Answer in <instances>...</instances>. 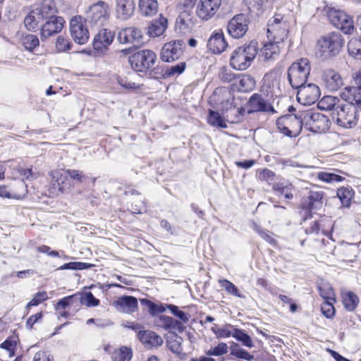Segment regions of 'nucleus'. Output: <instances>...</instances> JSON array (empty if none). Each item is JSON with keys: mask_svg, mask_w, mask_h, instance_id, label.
Returning a JSON list of instances; mask_svg holds the SVG:
<instances>
[{"mask_svg": "<svg viewBox=\"0 0 361 361\" xmlns=\"http://www.w3.org/2000/svg\"><path fill=\"white\" fill-rule=\"evenodd\" d=\"M181 337L175 336L174 338H171L167 342L169 348L177 355H180L182 354L183 349L181 347Z\"/></svg>", "mask_w": 361, "mask_h": 361, "instance_id": "obj_54", "label": "nucleus"}, {"mask_svg": "<svg viewBox=\"0 0 361 361\" xmlns=\"http://www.w3.org/2000/svg\"><path fill=\"white\" fill-rule=\"evenodd\" d=\"M319 96L320 90L319 87L310 83L298 89L297 99L302 105H311L318 100Z\"/></svg>", "mask_w": 361, "mask_h": 361, "instance_id": "obj_14", "label": "nucleus"}, {"mask_svg": "<svg viewBox=\"0 0 361 361\" xmlns=\"http://www.w3.org/2000/svg\"><path fill=\"white\" fill-rule=\"evenodd\" d=\"M319 222H322L320 225V231L324 235H328L332 227V223L328 218H321Z\"/></svg>", "mask_w": 361, "mask_h": 361, "instance_id": "obj_63", "label": "nucleus"}, {"mask_svg": "<svg viewBox=\"0 0 361 361\" xmlns=\"http://www.w3.org/2000/svg\"><path fill=\"white\" fill-rule=\"evenodd\" d=\"M45 23L41 26V39L45 40L47 38L59 33L65 23L63 18L61 16L51 17V18L44 20Z\"/></svg>", "mask_w": 361, "mask_h": 361, "instance_id": "obj_16", "label": "nucleus"}, {"mask_svg": "<svg viewBox=\"0 0 361 361\" xmlns=\"http://www.w3.org/2000/svg\"><path fill=\"white\" fill-rule=\"evenodd\" d=\"M337 196L339 198L341 204L343 207H348L350 205L351 200L353 197V192L349 188L342 187L338 189Z\"/></svg>", "mask_w": 361, "mask_h": 361, "instance_id": "obj_44", "label": "nucleus"}, {"mask_svg": "<svg viewBox=\"0 0 361 361\" xmlns=\"http://www.w3.org/2000/svg\"><path fill=\"white\" fill-rule=\"evenodd\" d=\"M221 286L225 289L227 293L236 297L243 298L244 296L240 293L238 288L230 281L227 279H221L219 281Z\"/></svg>", "mask_w": 361, "mask_h": 361, "instance_id": "obj_48", "label": "nucleus"}, {"mask_svg": "<svg viewBox=\"0 0 361 361\" xmlns=\"http://www.w3.org/2000/svg\"><path fill=\"white\" fill-rule=\"evenodd\" d=\"M233 337L240 341L246 347L252 348L253 346L250 336L240 329H233Z\"/></svg>", "mask_w": 361, "mask_h": 361, "instance_id": "obj_49", "label": "nucleus"}, {"mask_svg": "<svg viewBox=\"0 0 361 361\" xmlns=\"http://www.w3.org/2000/svg\"><path fill=\"white\" fill-rule=\"evenodd\" d=\"M66 174L68 176V177L75 180L76 183H84L87 179V176H85L82 171L74 169H67L66 170Z\"/></svg>", "mask_w": 361, "mask_h": 361, "instance_id": "obj_59", "label": "nucleus"}, {"mask_svg": "<svg viewBox=\"0 0 361 361\" xmlns=\"http://www.w3.org/2000/svg\"><path fill=\"white\" fill-rule=\"evenodd\" d=\"M341 97L348 104L361 106V87H346L341 93Z\"/></svg>", "mask_w": 361, "mask_h": 361, "instance_id": "obj_29", "label": "nucleus"}, {"mask_svg": "<svg viewBox=\"0 0 361 361\" xmlns=\"http://www.w3.org/2000/svg\"><path fill=\"white\" fill-rule=\"evenodd\" d=\"M279 53L280 44L269 41L261 49L258 54V60L262 62H269L275 60L279 56Z\"/></svg>", "mask_w": 361, "mask_h": 361, "instance_id": "obj_25", "label": "nucleus"}, {"mask_svg": "<svg viewBox=\"0 0 361 361\" xmlns=\"http://www.w3.org/2000/svg\"><path fill=\"white\" fill-rule=\"evenodd\" d=\"M319 290L320 295L324 300H335V294L331 288V286L329 283H322L319 286Z\"/></svg>", "mask_w": 361, "mask_h": 361, "instance_id": "obj_55", "label": "nucleus"}, {"mask_svg": "<svg viewBox=\"0 0 361 361\" xmlns=\"http://www.w3.org/2000/svg\"><path fill=\"white\" fill-rule=\"evenodd\" d=\"M339 102V99L334 96H324L318 102L317 106L321 110L334 111Z\"/></svg>", "mask_w": 361, "mask_h": 361, "instance_id": "obj_40", "label": "nucleus"}, {"mask_svg": "<svg viewBox=\"0 0 361 361\" xmlns=\"http://www.w3.org/2000/svg\"><path fill=\"white\" fill-rule=\"evenodd\" d=\"M258 111L274 113L275 111L273 106L267 103L261 94H254L250 97L247 102V114Z\"/></svg>", "mask_w": 361, "mask_h": 361, "instance_id": "obj_22", "label": "nucleus"}, {"mask_svg": "<svg viewBox=\"0 0 361 361\" xmlns=\"http://www.w3.org/2000/svg\"><path fill=\"white\" fill-rule=\"evenodd\" d=\"M308 206L310 209H317L322 207L324 192L322 191H310L308 195Z\"/></svg>", "mask_w": 361, "mask_h": 361, "instance_id": "obj_41", "label": "nucleus"}, {"mask_svg": "<svg viewBox=\"0 0 361 361\" xmlns=\"http://www.w3.org/2000/svg\"><path fill=\"white\" fill-rule=\"evenodd\" d=\"M228 353V345L225 343H220L214 348L206 352L207 356H221Z\"/></svg>", "mask_w": 361, "mask_h": 361, "instance_id": "obj_56", "label": "nucleus"}, {"mask_svg": "<svg viewBox=\"0 0 361 361\" xmlns=\"http://www.w3.org/2000/svg\"><path fill=\"white\" fill-rule=\"evenodd\" d=\"M160 321L162 326L165 329H173L180 332L183 331L184 329L183 324L173 317L165 315L161 316Z\"/></svg>", "mask_w": 361, "mask_h": 361, "instance_id": "obj_39", "label": "nucleus"}, {"mask_svg": "<svg viewBox=\"0 0 361 361\" xmlns=\"http://www.w3.org/2000/svg\"><path fill=\"white\" fill-rule=\"evenodd\" d=\"M132 356L133 353L131 349L123 346L113 352L111 358L113 361H130Z\"/></svg>", "mask_w": 361, "mask_h": 361, "instance_id": "obj_42", "label": "nucleus"}, {"mask_svg": "<svg viewBox=\"0 0 361 361\" xmlns=\"http://www.w3.org/2000/svg\"><path fill=\"white\" fill-rule=\"evenodd\" d=\"M272 188L280 197H284L287 200H291L293 197V191L295 190V187L288 180L274 183Z\"/></svg>", "mask_w": 361, "mask_h": 361, "instance_id": "obj_32", "label": "nucleus"}, {"mask_svg": "<svg viewBox=\"0 0 361 361\" xmlns=\"http://www.w3.org/2000/svg\"><path fill=\"white\" fill-rule=\"evenodd\" d=\"M326 14L330 23L334 27L342 30L345 34H350L353 31V20L345 12L334 8H329Z\"/></svg>", "mask_w": 361, "mask_h": 361, "instance_id": "obj_9", "label": "nucleus"}, {"mask_svg": "<svg viewBox=\"0 0 361 361\" xmlns=\"http://www.w3.org/2000/svg\"><path fill=\"white\" fill-rule=\"evenodd\" d=\"M221 4V0H200L196 14L200 19L207 20L215 15Z\"/></svg>", "mask_w": 361, "mask_h": 361, "instance_id": "obj_17", "label": "nucleus"}, {"mask_svg": "<svg viewBox=\"0 0 361 361\" xmlns=\"http://www.w3.org/2000/svg\"><path fill=\"white\" fill-rule=\"evenodd\" d=\"M87 22L81 16H76L70 21V32L75 42L79 44H85L90 37V33L86 26Z\"/></svg>", "mask_w": 361, "mask_h": 361, "instance_id": "obj_10", "label": "nucleus"}, {"mask_svg": "<svg viewBox=\"0 0 361 361\" xmlns=\"http://www.w3.org/2000/svg\"><path fill=\"white\" fill-rule=\"evenodd\" d=\"M139 11L142 16L151 17L158 11L157 0H139Z\"/></svg>", "mask_w": 361, "mask_h": 361, "instance_id": "obj_33", "label": "nucleus"}, {"mask_svg": "<svg viewBox=\"0 0 361 361\" xmlns=\"http://www.w3.org/2000/svg\"><path fill=\"white\" fill-rule=\"evenodd\" d=\"M257 45L255 40H252L249 44L239 47L238 49L243 53L245 56H249V60L252 61L257 54Z\"/></svg>", "mask_w": 361, "mask_h": 361, "instance_id": "obj_43", "label": "nucleus"}, {"mask_svg": "<svg viewBox=\"0 0 361 361\" xmlns=\"http://www.w3.org/2000/svg\"><path fill=\"white\" fill-rule=\"evenodd\" d=\"M197 0H183V10L180 12L176 20L175 27L181 33L187 32L194 24L192 8Z\"/></svg>", "mask_w": 361, "mask_h": 361, "instance_id": "obj_8", "label": "nucleus"}, {"mask_svg": "<svg viewBox=\"0 0 361 361\" xmlns=\"http://www.w3.org/2000/svg\"><path fill=\"white\" fill-rule=\"evenodd\" d=\"M336 301L331 300H325V301L322 304L321 310L323 314L326 318H331L335 314V309L333 305V303Z\"/></svg>", "mask_w": 361, "mask_h": 361, "instance_id": "obj_57", "label": "nucleus"}, {"mask_svg": "<svg viewBox=\"0 0 361 361\" xmlns=\"http://www.w3.org/2000/svg\"><path fill=\"white\" fill-rule=\"evenodd\" d=\"M44 20L39 13L34 8L25 18L24 25L27 30L35 31L41 25V23Z\"/></svg>", "mask_w": 361, "mask_h": 361, "instance_id": "obj_34", "label": "nucleus"}, {"mask_svg": "<svg viewBox=\"0 0 361 361\" xmlns=\"http://www.w3.org/2000/svg\"><path fill=\"white\" fill-rule=\"evenodd\" d=\"M144 35L137 27H128L122 29L118 34V40L122 44H132L133 47H140L143 44Z\"/></svg>", "mask_w": 361, "mask_h": 361, "instance_id": "obj_13", "label": "nucleus"}, {"mask_svg": "<svg viewBox=\"0 0 361 361\" xmlns=\"http://www.w3.org/2000/svg\"><path fill=\"white\" fill-rule=\"evenodd\" d=\"M348 51L350 56L356 59H361V40L352 39L348 44Z\"/></svg>", "mask_w": 361, "mask_h": 361, "instance_id": "obj_45", "label": "nucleus"}, {"mask_svg": "<svg viewBox=\"0 0 361 361\" xmlns=\"http://www.w3.org/2000/svg\"><path fill=\"white\" fill-rule=\"evenodd\" d=\"M360 302L358 296L351 291H347L343 295V303L345 308L350 312L354 311Z\"/></svg>", "mask_w": 361, "mask_h": 361, "instance_id": "obj_38", "label": "nucleus"}, {"mask_svg": "<svg viewBox=\"0 0 361 361\" xmlns=\"http://www.w3.org/2000/svg\"><path fill=\"white\" fill-rule=\"evenodd\" d=\"M167 27V19L161 17L159 20H154L148 27L147 34L151 37H156L161 35Z\"/></svg>", "mask_w": 361, "mask_h": 361, "instance_id": "obj_35", "label": "nucleus"}, {"mask_svg": "<svg viewBox=\"0 0 361 361\" xmlns=\"http://www.w3.org/2000/svg\"><path fill=\"white\" fill-rule=\"evenodd\" d=\"M49 175L52 177L51 183L54 190L53 192H55L56 189L61 193L70 191L71 185L68 180V176L66 174V171L64 173L60 171H51Z\"/></svg>", "mask_w": 361, "mask_h": 361, "instance_id": "obj_19", "label": "nucleus"}, {"mask_svg": "<svg viewBox=\"0 0 361 361\" xmlns=\"http://www.w3.org/2000/svg\"><path fill=\"white\" fill-rule=\"evenodd\" d=\"M33 361H53V357L49 352L40 350L35 354Z\"/></svg>", "mask_w": 361, "mask_h": 361, "instance_id": "obj_64", "label": "nucleus"}, {"mask_svg": "<svg viewBox=\"0 0 361 361\" xmlns=\"http://www.w3.org/2000/svg\"><path fill=\"white\" fill-rule=\"evenodd\" d=\"M71 44L68 39L59 36L56 41V49L58 51L62 52L70 50Z\"/></svg>", "mask_w": 361, "mask_h": 361, "instance_id": "obj_60", "label": "nucleus"}, {"mask_svg": "<svg viewBox=\"0 0 361 361\" xmlns=\"http://www.w3.org/2000/svg\"><path fill=\"white\" fill-rule=\"evenodd\" d=\"M137 337L145 348H152L161 346L163 344V338L155 332L149 330H140Z\"/></svg>", "mask_w": 361, "mask_h": 361, "instance_id": "obj_21", "label": "nucleus"}, {"mask_svg": "<svg viewBox=\"0 0 361 361\" xmlns=\"http://www.w3.org/2000/svg\"><path fill=\"white\" fill-rule=\"evenodd\" d=\"M207 121L209 125L214 127L221 128H226L227 127L226 122L220 116V114L218 112L212 110H209V111Z\"/></svg>", "mask_w": 361, "mask_h": 361, "instance_id": "obj_46", "label": "nucleus"}, {"mask_svg": "<svg viewBox=\"0 0 361 361\" xmlns=\"http://www.w3.org/2000/svg\"><path fill=\"white\" fill-rule=\"evenodd\" d=\"M317 43L319 57L326 59L339 54L345 39L340 32H332L321 37Z\"/></svg>", "mask_w": 361, "mask_h": 361, "instance_id": "obj_1", "label": "nucleus"}, {"mask_svg": "<svg viewBox=\"0 0 361 361\" xmlns=\"http://www.w3.org/2000/svg\"><path fill=\"white\" fill-rule=\"evenodd\" d=\"M233 85L238 86L239 91L250 92L255 87V81L250 75H238Z\"/></svg>", "mask_w": 361, "mask_h": 361, "instance_id": "obj_37", "label": "nucleus"}, {"mask_svg": "<svg viewBox=\"0 0 361 361\" xmlns=\"http://www.w3.org/2000/svg\"><path fill=\"white\" fill-rule=\"evenodd\" d=\"M252 61L249 60V56H245L243 53L237 48L233 52L230 59V64L231 68H240V66H246L247 68L251 66Z\"/></svg>", "mask_w": 361, "mask_h": 361, "instance_id": "obj_36", "label": "nucleus"}, {"mask_svg": "<svg viewBox=\"0 0 361 361\" xmlns=\"http://www.w3.org/2000/svg\"><path fill=\"white\" fill-rule=\"evenodd\" d=\"M331 118L339 126L352 128L357 123L359 111L352 104L338 105L332 111Z\"/></svg>", "mask_w": 361, "mask_h": 361, "instance_id": "obj_3", "label": "nucleus"}, {"mask_svg": "<svg viewBox=\"0 0 361 361\" xmlns=\"http://www.w3.org/2000/svg\"><path fill=\"white\" fill-rule=\"evenodd\" d=\"M257 177L261 181H265L269 185H274L276 173L269 169H264L257 172Z\"/></svg>", "mask_w": 361, "mask_h": 361, "instance_id": "obj_53", "label": "nucleus"}, {"mask_svg": "<svg viewBox=\"0 0 361 361\" xmlns=\"http://www.w3.org/2000/svg\"><path fill=\"white\" fill-rule=\"evenodd\" d=\"M288 23L281 14H276L267 25V37L278 44H281L288 35Z\"/></svg>", "mask_w": 361, "mask_h": 361, "instance_id": "obj_6", "label": "nucleus"}, {"mask_svg": "<svg viewBox=\"0 0 361 361\" xmlns=\"http://www.w3.org/2000/svg\"><path fill=\"white\" fill-rule=\"evenodd\" d=\"M310 69H288V78L292 87L300 89L305 85Z\"/></svg>", "mask_w": 361, "mask_h": 361, "instance_id": "obj_26", "label": "nucleus"}, {"mask_svg": "<svg viewBox=\"0 0 361 361\" xmlns=\"http://www.w3.org/2000/svg\"><path fill=\"white\" fill-rule=\"evenodd\" d=\"M168 308L171 310L173 315L178 317L183 322H188L189 317L188 314L180 310L177 306L173 305H169Z\"/></svg>", "mask_w": 361, "mask_h": 361, "instance_id": "obj_62", "label": "nucleus"}, {"mask_svg": "<svg viewBox=\"0 0 361 361\" xmlns=\"http://www.w3.org/2000/svg\"><path fill=\"white\" fill-rule=\"evenodd\" d=\"M249 20L244 14L233 16L227 24L228 35L234 39L243 37L248 30Z\"/></svg>", "mask_w": 361, "mask_h": 361, "instance_id": "obj_11", "label": "nucleus"}, {"mask_svg": "<svg viewBox=\"0 0 361 361\" xmlns=\"http://www.w3.org/2000/svg\"><path fill=\"white\" fill-rule=\"evenodd\" d=\"M207 46L209 50L214 54H220L224 51L227 47V42L223 32H219L212 34L208 39Z\"/></svg>", "mask_w": 361, "mask_h": 361, "instance_id": "obj_28", "label": "nucleus"}, {"mask_svg": "<svg viewBox=\"0 0 361 361\" xmlns=\"http://www.w3.org/2000/svg\"><path fill=\"white\" fill-rule=\"evenodd\" d=\"M304 127L313 133H322L329 128V121L326 116L310 111H302Z\"/></svg>", "mask_w": 361, "mask_h": 361, "instance_id": "obj_7", "label": "nucleus"}, {"mask_svg": "<svg viewBox=\"0 0 361 361\" xmlns=\"http://www.w3.org/2000/svg\"><path fill=\"white\" fill-rule=\"evenodd\" d=\"M322 78L329 91H336L343 85L342 77L335 69H325Z\"/></svg>", "mask_w": 361, "mask_h": 361, "instance_id": "obj_20", "label": "nucleus"}, {"mask_svg": "<svg viewBox=\"0 0 361 361\" xmlns=\"http://www.w3.org/2000/svg\"><path fill=\"white\" fill-rule=\"evenodd\" d=\"M42 16L44 20L51 18V17H56V13L57 8L56 7L54 0H42L35 8Z\"/></svg>", "mask_w": 361, "mask_h": 361, "instance_id": "obj_31", "label": "nucleus"}, {"mask_svg": "<svg viewBox=\"0 0 361 361\" xmlns=\"http://www.w3.org/2000/svg\"><path fill=\"white\" fill-rule=\"evenodd\" d=\"M157 60L155 53L149 49H143L129 56L128 61L132 68H150Z\"/></svg>", "mask_w": 361, "mask_h": 361, "instance_id": "obj_12", "label": "nucleus"}, {"mask_svg": "<svg viewBox=\"0 0 361 361\" xmlns=\"http://www.w3.org/2000/svg\"><path fill=\"white\" fill-rule=\"evenodd\" d=\"M18 343V338L16 336H9L0 344V348L8 351L9 357H13L16 354V350Z\"/></svg>", "mask_w": 361, "mask_h": 361, "instance_id": "obj_47", "label": "nucleus"}, {"mask_svg": "<svg viewBox=\"0 0 361 361\" xmlns=\"http://www.w3.org/2000/svg\"><path fill=\"white\" fill-rule=\"evenodd\" d=\"M279 130L286 135L295 137L298 136L304 126L302 111L297 115H286L276 121Z\"/></svg>", "mask_w": 361, "mask_h": 361, "instance_id": "obj_5", "label": "nucleus"}, {"mask_svg": "<svg viewBox=\"0 0 361 361\" xmlns=\"http://www.w3.org/2000/svg\"><path fill=\"white\" fill-rule=\"evenodd\" d=\"M185 69H137L136 73L140 76L145 75L147 78L160 80L170 77L177 73L178 75L183 73Z\"/></svg>", "mask_w": 361, "mask_h": 361, "instance_id": "obj_24", "label": "nucleus"}, {"mask_svg": "<svg viewBox=\"0 0 361 361\" xmlns=\"http://www.w3.org/2000/svg\"><path fill=\"white\" fill-rule=\"evenodd\" d=\"M22 43L25 49L32 51L35 48L39 46V41L36 35L29 34L23 37Z\"/></svg>", "mask_w": 361, "mask_h": 361, "instance_id": "obj_50", "label": "nucleus"}, {"mask_svg": "<svg viewBox=\"0 0 361 361\" xmlns=\"http://www.w3.org/2000/svg\"><path fill=\"white\" fill-rule=\"evenodd\" d=\"M183 44L184 43L182 40L166 43L160 53L161 59L163 61L169 63L179 59L183 54Z\"/></svg>", "mask_w": 361, "mask_h": 361, "instance_id": "obj_15", "label": "nucleus"}, {"mask_svg": "<svg viewBox=\"0 0 361 361\" xmlns=\"http://www.w3.org/2000/svg\"><path fill=\"white\" fill-rule=\"evenodd\" d=\"M231 355L238 358L244 359L248 361H252L254 359L253 355H250L247 350L242 348L232 349Z\"/></svg>", "mask_w": 361, "mask_h": 361, "instance_id": "obj_61", "label": "nucleus"}, {"mask_svg": "<svg viewBox=\"0 0 361 361\" xmlns=\"http://www.w3.org/2000/svg\"><path fill=\"white\" fill-rule=\"evenodd\" d=\"M211 101L216 102L217 106L221 110H231V114H235V118L231 121L232 123H239L242 121L245 109H232L234 97L228 89L226 87L216 89L213 95L211 97Z\"/></svg>", "mask_w": 361, "mask_h": 361, "instance_id": "obj_2", "label": "nucleus"}, {"mask_svg": "<svg viewBox=\"0 0 361 361\" xmlns=\"http://www.w3.org/2000/svg\"><path fill=\"white\" fill-rule=\"evenodd\" d=\"M135 10V0H115V13L117 19L127 20L131 18Z\"/></svg>", "mask_w": 361, "mask_h": 361, "instance_id": "obj_18", "label": "nucleus"}, {"mask_svg": "<svg viewBox=\"0 0 361 361\" xmlns=\"http://www.w3.org/2000/svg\"><path fill=\"white\" fill-rule=\"evenodd\" d=\"M114 33L107 29H102L95 35L93 40V48L100 52L106 49L113 42Z\"/></svg>", "mask_w": 361, "mask_h": 361, "instance_id": "obj_23", "label": "nucleus"}, {"mask_svg": "<svg viewBox=\"0 0 361 361\" xmlns=\"http://www.w3.org/2000/svg\"><path fill=\"white\" fill-rule=\"evenodd\" d=\"M317 177L319 180L326 183L341 182L344 178L334 173L321 171L317 173Z\"/></svg>", "mask_w": 361, "mask_h": 361, "instance_id": "obj_51", "label": "nucleus"}, {"mask_svg": "<svg viewBox=\"0 0 361 361\" xmlns=\"http://www.w3.org/2000/svg\"><path fill=\"white\" fill-rule=\"evenodd\" d=\"M94 265L89 263L81 262H71L66 263L61 266L58 269H71V270H83L92 267Z\"/></svg>", "mask_w": 361, "mask_h": 361, "instance_id": "obj_52", "label": "nucleus"}, {"mask_svg": "<svg viewBox=\"0 0 361 361\" xmlns=\"http://www.w3.org/2000/svg\"><path fill=\"white\" fill-rule=\"evenodd\" d=\"M272 0H245L249 12L255 16L262 15L271 6Z\"/></svg>", "mask_w": 361, "mask_h": 361, "instance_id": "obj_30", "label": "nucleus"}, {"mask_svg": "<svg viewBox=\"0 0 361 361\" xmlns=\"http://www.w3.org/2000/svg\"><path fill=\"white\" fill-rule=\"evenodd\" d=\"M110 11L109 5L107 3L99 1L89 6L83 18L91 26L101 27L108 22Z\"/></svg>", "mask_w": 361, "mask_h": 361, "instance_id": "obj_4", "label": "nucleus"}, {"mask_svg": "<svg viewBox=\"0 0 361 361\" xmlns=\"http://www.w3.org/2000/svg\"><path fill=\"white\" fill-rule=\"evenodd\" d=\"M48 295L46 291L38 292L34 295L33 298L27 304L26 309L33 306H37L41 302L47 300Z\"/></svg>", "mask_w": 361, "mask_h": 361, "instance_id": "obj_58", "label": "nucleus"}, {"mask_svg": "<svg viewBox=\"0 0 361 361\" xmlns=\"http://www.w3.org/2000/svg\"><path fill=\"white\" fill-rule=\"evenodd\" d=\"M114 305L119 312L132 313L137 310V300L133 296H122L114 302Z\"/></svg>", "mask_w": 361, "mask_h": 361, "instance_id": "obj_27", "label": "nucleus"}]
</instances>
